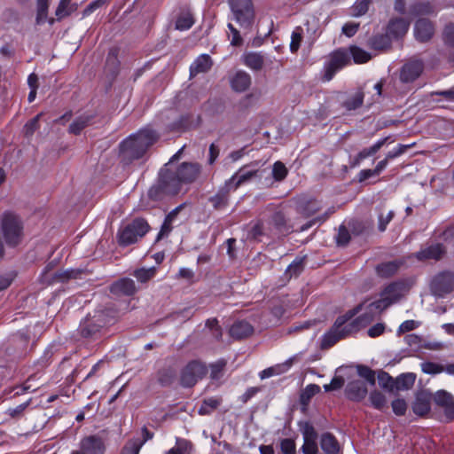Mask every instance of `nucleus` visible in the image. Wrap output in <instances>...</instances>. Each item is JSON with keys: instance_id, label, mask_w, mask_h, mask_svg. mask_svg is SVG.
<instances>
[{"instance_id": "nucleus-21", "label": "nucleus", "mask_w": 454, "mask_h": 454, "mask_svg": "<svg viewBox=\"0 0 454 454\" xmlns=\"http://www.w3.org/2000/svg\"><path fill=\"white\" fill-rule=\"evenodd\" d=\"M445 254V248L442 244H434L416 253V257L420 260H440Z\"/></svg>"}, {"instance_id": "nucleus-27", "label": "nucleus", "mask_w": 454, "mask_h": 454, "mask_svg": "<svg viewBox=\"0 0 454 454\" xmlns=\"http://www.w3.org/2000/svg\"><path fill=\"white\" fill-rule=\"evenodd\" d=\"M253 331L254 328L249 323L238 321L231 325L230 334L235 339H243L251 335Z\"/></svg>"}, {"instance_id": "nucleus-25", "label": "nucleus", "mask_w": 454, "mask_h": 454, "mask_svg": "<svg viewBox=\"0 0 454 454\" xmlns=\"http://www.w3.org/2000/svg\"><path fill=\"white\" fill-rule=\"evenodd\" d=\"M402 265L401 261H390L377 265L376 272L380 278H387L394 276Z\"/></svg>"}, {"instance_id": "nucleus-44", "label": "nucleus", "mask_w": 454, "mask_h": 454, "mask_svg": "<svg viewBox=\"0 0 454 454\" xmlns=\"http://www.w3.org/2000/svg\"><path fill=\"white\" fill-rule=\"evenodd\" d=\"M49 1L50 0H36V5H37L36 22L38 24L43 23L47 19L48 9H49Z\"/></svg>"}, {"instance_id": "nucleus-2", "label": "nucleus", "mask_w": 454, "mask_h": 454, "mask_svg": "<svg viewBox=\"0 0 454 454\" xmlns=\"http://www.w3.org/2000/svg\"><path fill=\"white\" fill-rule=\"evenodd\" d=\"M364 304H359L353 309L348 310L345 315L340 316L335 320L332 328L325 333L321 340V348L325 349L333 347L340 339L348 336L353 332H356L360 327H364L372 320V316L367 317L362 315L349 324H347L358 312L361 311Z\"/></svg>"}, {"instance_id": "nucleus-40", "label": "nucleus", "mask_w": 454, "mask_h": 454, "mask_svg": "<svg viewBox=\"0 0 454 454\" xmlns=\"http://www.w3.org/2000/svg\"><path fill=\"white\" fill-rule=\"evenodd\" d=\"M220 400L215 397L207 398L199 408L200 415H208L220 405Z\"/></svg>"}, {"instance_id": "nucleus-18", "label": "nucleus", "mask_w": 454, "mask_h": 454, "mask_svg": "<svg viewBox=\"0 0 454 454\" xmlns=\"http://www.w3.org/2000/svg\"><path fill=\"white\" fill-rule=\"evenodd\" d=\"M431 399L432 395L429 392L426 390L419 392L412 404L413 412L419 416L427 414L430 411Z\"/></svg>"}, {"instance_id": "nucleus-64", "label": "nucleus", "mask_w": 454, "mask_h": 454, "mask_svg": "<svg viewBox=\"0 0 454 454\" xmlns=\"http://www.w3.org/2000/svg\"><path fill=\"white\" fill-rule=\"evenodd\" d=\"M280 448L284 454H295V442L292 439H283L280 442Z\"/></svg>"}, {"instance_id": "nucleus-26", "label": "nucleus", "mask_w": 454, "mask_h": 454, "mask_svg": "<svg viewBox=\"0 0 454 454\" xmlns=\"http://www.w3.org/2000/svg\"><path fill=\"white\" fill-rule=\"evenodd\" d=\"M176 377V370L173 366H164L156 373L158 383L162 387H168L173 384Z\"/></svg>"}, {"instance_id": "nucleus-41", "label": "nucleus", "mask_w": 454, "mask_h": 454, "mask_svg": "<svg viewBox=\"0 0 454 454\" xmlns=\"http://www.w3.org/2000/svg\"><path fill=\"white\" fill-rule=\"evenodd\" d=\"M364 102V93L356 91L354 95L349 97L345 102L344 106L348 110H355L362 106Z\"/></svg>"}, {"instance_id": "nucleus-32", "label": "nucleus", "mask_w": 454, "mask_h": 454, "mask_svg": "<svg viewBox=\"0 0 454 454\" xmlns=\"http://www.w3.org/2000/svg\"><path fill=\"white\" fill-rule=\"evenodd\" d=\"M416 375L412 372L403 373L395 380L394 388L397 390H407L412 387L415 383Z\"/></svg>"}, {"instance_id": "nucleus-54", "label": "nucleus", "mask_w": 454, "mask_h": 454, "mask_svg": "<svg viewBox=\"0 0 454 454\" xmlns=\"http://www.w3.org/2000/svg\"><path fill=\"white\" fill-rule=\"evenodd\" d=\"M357 373L360 377L366 380L371 385L375 384V372L365 365H358L357 366Z\"/></svg>"}, {"instance_id": "nucleus-55", "label": "nucleus", "mask_w": 454, "mask_h": 454, "mask_svg": "<svg viewBox=\"0 0 454 454\" xmlns=\"http://www.w3.org/2000/svg\"><path fill=\"white\" fill-rule=\"evenodd\" d=\"M301 433H302V435H303V440H304V442H317V434L314 428V427L309 424V423H305L302 429H301Z\"/></svg>"}, {"instance_id": "nucleus-8", "label": "nucleus", "mask_w": 454, "mask_h": 454, "mask_svg": "<svg viewBox=\"0 0 454 454\" xmlns=\"http://www.w3.org/2000/svg\"><path fill=\"white\" fill-rule=\"evenodd\" d=\"M350 63V56L346 49H338L332 52L324 64L323 77L325 82L331 81L335 74Z\"/></svg>"}, {"instance_id": "nucleus-7", "label": "nucleus", "mask_w": 454, "mask_h": 454, "mask_svg": "<svg viewBox=\"0 0 454 454\" xmlns=\"http://www.w3.org/2000/svg\"><path fill=\"white\" fill-rule=\"evenodd\" d=\"M149 229L150 226L145 220L137 218L119 230L117 233L118 243L121 247L132 245L143 238Z\"/></svg>"}, {"instance_id": "nucleus-17", "label": "nucleus", "mask_w": 454, "mask_h": 454, "mask_svg": "<svg viewBox=\"0 0 454 454\" xmlns=\"http://www.w3.org/2000/svg\"><path fill=\"white\" fill-rule=\"evenodd\" d=\"M213 66V59L208 54L198 56L190 66V77L208 72Z\"/></svg>"}, {"instance_id": "nucleus-19", "label": "nucleus", "mask_w": 454, "mask_h": 454, "mask_svg": "<svg viewBox=\"0 0 454 454\" xmlns=\"http://www.w3.org/2000/svg\"><path fill=\"white\" fill-rule=\"evenodd\" d=\"M390 137H382L379 139L377 142H375L372 146L368 148H364L354 158L352 166H358L364 159L369 158L377 153L380 150V148L387 143Z\"/></svg>"}, {"instance_id": "nucleus-36", "label": "nucleus", "mask_w": 454, "mask_h": 454, "mask_svg": "<svg viewBox=\"0 0 454 454\" xmlns=\"http://www.w3.org/2000/svg\"><path fill=\"white\" fill-rule=\"evenodd\" d=\"M369 401L376 410L383 411L387 409V398L379 391H372L369 395Z\"/></svg>"}, {"instance_id": "nucleus-3", "label": "nucleus", "mask_w": 454, "mask_h": 454, "mask_svg": "<svg viewBox=\"0 0 454 454\" xmlns=\"http://www.w3.org/2000/svg\"><path fill=\"white\" fill-rule=\"evenodd\" d=\"M159 138V135L152 129L145 128L130 135L120 145V157L125 163L144 156L147 149Z\"/></svg>"}, {"instance_id": "nucleus-62", "label": "nucleus", "mask_w": 454, "mask_h": 454, "mask_svg": "<svg viewBox=\"0 0 454 454\" xmlns=\"http://www.w3.org/2000/svg\"><path fill=\"white\" fill-rule=\"evenodd\" d=\"M30 403H31V399H29L28 401H27L23 403L19 404L16 407L9 408L7 410V414L12 418H20L23 414L24 411L30 404Z\"/></svg>"}, {"instance_id": "nucleus-13", "label": "nucleus", "mask_w": 454, "mask_h": 454, "mask_svg": "<svg viewBox=\"0 0 454 454\" xmlns=\"http://www.w3.org/2000/svg\"><path fill=\"white\" fill-rule=\"evenodd\" d=\"M423 62L420 60H411L405 63L400 70V80L403 83L414 82L422 73Z\"/></svg>"}, {"instance_id": "nucleus-52", "label": "nucleus", "mask_w": 454, "mask_h": 454, "mask_svg": "<svg viewBox=\"0 0 454 454\" xmlns=\"http://www.w3.org/2000/svg\"><path fill=\"white\" fill-rule=\"evenodd\" d=\"M302 40V29L301 27H296L291 35V43H290V51L292 52H296L301 45Z\"/></svg>"}, {"instance_id": "nucleus-14", "label": "nucleus", "mask_w": 454, "mask_h": 454, "mask_svg": "<svg viewBox=\"0 0 454 454\" xmlns=\"http://www.w3.org/2000/svg\"><path fill=\"white\" fill-rule=\"evenodd\" d=\"M434 34V26L428 19H419L414 26L415 38L419 42L429 41Z\"/></svg>"}, {"instance_id": "nucleus-48", "label": "nucleus", "mask_w": 454, "mask_h": 454, "mask_svg": "<svg viewBox=\"0 0 454 454\" xmlns=\"http://www.w3.org/2000/svg\"><path fill=\"white\" fill-rule=\"evenodd\" d=\"M432 12H434V8L427 2L417 3L411 8V13L413 15L429 14Z\"/></svg>"}, {"instance_id": "nucleus-5", "label": "nucleus", "mask_w": 454, "mask_h": 454, "mask_svg": "<svg viewBox=\"0 0 454 454\" xmlns=\"http://www.w3.org/2000/svg\"><path fill=\"white\" fill-rule=\"evenodd\" d=\"M1 231L5 243L10 247L19 245L23 238V223L12 212H4L1 216Z\"/></svg>"}, {"instance_id": "nucleus-6", "label": "nucleus", "mask_w": 454, "mask_h": 454, "mask_svg": "<svg viewBox=\"0 0 454 454\" xmlns=\"http://www.w3.org/2000/svg\"><path fill=\"white\" fill-rule=\"evenodd\" d=\"M232 19L245 30L250 31L254 24L255 11L252 0H228Z\"/></svg>"}, {"instance_id": "nucleus-60", "label": "nucleus", "mask_w": 454, "mask_h": 454, "mask_svg": "<svg viewBox=\"0 0 454 454\" xmlns=\"http://www.w3.org/2000/svg\"><path fill=\"white\" fill-rule=\"evenodd\" d=\"M411 146V145H398L395 148H394L393 150L389 151L387 154H386V159L387 160H391L393 159H395L399 156H401L402 154H403L406 150L408 148H410Z\"/></svg>"}, {"instance_id": "nucleus-39", "label": "nucleus", "mask_w": 454, "mask_h": 454, "mask_svg": "<svg viewBox=\"0 0 454 454\" xmlns=\"http://www.w3.org/2000/svg\"><path fill=\"white\" fill-rule=\"evenodd\" d=\"M349 56L351 55L354 62L356 64L365 63L371 59V54L358 46L353 45L349 47Z\"/></svg>"}, {"instance_id": "nucleus-42", "label": "nucleus", "mask_w": 454, "mask_h": 454, "mask_svg": "<svg viewBox=\"0 0 454 454\" xmlns=\"http://www.w3.org/2000/svg\"><path fill=\"white\" fill-rule=\"evenodd\" d=\"M299 360V355H294L286 360L284 363L278 364L274 366H272L274 370L275 375H280L285 372H286L290 368L293 366V364Z\"/></svg>"}, {"instance_id": "nucleus-30", "label": "nucleus", "mask_w": 454, "mask_h": 454, "mask_svg": "<svg viewBox=\"0 0 454 454\" xmlns=\"http://www.w3.org/2000/svg\"><path fill=\"white\" fill-rule=\"evenodd\" d=\"M243 61L252 70L259 71L263 67L264 58L259 52H248L243 55Z\"/></svg>"}, {"instance_id": "nucleus-50", "label": "nucleus", "mask_w": 454, "mask_h": 454, "mask_svg": "<svg viewBox=\"0 0 454 454\" xmlns=\"http://www.w3.org/2000/svg\"><path fill=\"white\" fill-rule=\"evenodd\" d=\"M378 381L381 387L390 391L394 389L395 380L387 372L383 371L380 372L378 374Z\"/></svg>"}, {"instance_id": "nucleus-1", "label": "nucleus", "mask_w": 454, "mask_h": 454, "mask_svg": "<svg viewBox=\"0 0 454 454\" xmlns=\"http://www.w3.org/2000/svg\"><path fill=\"white\" fill-rule=\"evenodd\" d=\"M200 172L201 166L196 162H183L175 170L168 168L160 174L158 184L149 190V196L160 200L162 195H176L182 184L193 183Z\"/></svg>"}, {"instance_id": "nucleus-51", "label": "nucleus", "mask_w": 454, "mask_h": 454, "mask_svg": "<svg viewBox=\"0 0 454 454\" xmlns=\"http://www.w3.org/2000/svg\"><path fill=\"white\" fill-rule=\"evenodd\" d=\"M272 176L276 181H282L287 176V168L281 161L273 164Z\"/></svg>"}, {"instance_id": "nucleus-59", "label": "nucleus", "mask_w": 454, "mask_h": 454, "mask_svg": "<svg viewBox=\"0 0 454 454\" xmlns=\"http://www.w3.org/2000/svg\"><path fill=\"white\" fill-rule=\"evenodd\" d=\"M350 240V234L348 229L341 225L336 236V242L339 246H346Z\"/></svg>"}, {"instance_id": "nucleus-47", "label": "nucleus", "mask_w": 454, "mask_h": 454, "mask_svg": "<svg viewBox=\"0 0 454 454\" xmlns=\"http://www.w3.org/2000/svg\"><path fill=\"white\" fill-rule=\"evenodd\" d=\"M226 362L223 359H220L214 364H210V377L212 380H219L223 373Z\"/></svg>"}, {"instance_id": "nucleus-43", "label": "nucleus", "mask_w": 454, "mask_h": 454, "mask_svg": "<svg viewBox=\"0 0 454 454\" xmlns=\"http://www.w3.org/2000/svg\"><path fill=\"white\" fill-rule=\"evenodd\" d=\"M372 0H356L351 8L352 15L354 17L364 15L368 12Z\"/></svg>"}, {"instance_id": "nucleus-58", "label": "nucleus", "mask_w": 454, "mask_h": 454, "mask_svg": "<svg viewBox=\"0 0 454 454\" xmlns=\"http://www.w3.org/2000/svg\"><path fill=\"white\" fill-rule=\"evenodd\" d=\"M141 448L142 443L140 442H131L129 440L124 445L121 454H139Z\"/></svg>"}, {"instance_id": "nucleus-61", "label": "nucleus", "mask_w": 454, "mask_h": 454, "mask_svg": "<svg viewBox=\"0 0 454 454\" xmlns=\"http://www.w3.org/2000/svg\"><path fill=\"white\" fill-rule=\"evenodd\" d=\"M394 413L397 416H403L407 410V403L403 399H395L391 403Z\"/></svg>"}, {"instance_id": "nucleus-15", "label": "nucleus", "mask_w": 454, "mask_h": 454, "mask_svg": "<svg viewBox=\"0 0 454 454\" xmlns=\"http://www.w3.org/2000/svg\"><path fill=\"white\" fill-rule=\"evenodd\" d=\"M74 275L75 272L74 270L55 271L51 273L47 267L41 275V280L43 284L47 285H51L54 283H63L72 278H74Z\"/></svg>"}, {"instance_id": "nucleus-31", "label": "nucleus", "mask_w": 454, "mask_h": 454, "mask_svg": "<svg viewBox=\"0 0 454 454\" xmlns=\"http://www.w3.org/2000/svg\"><path fill=\"white\" fill-rule=\"evenodd\" d=\"M298 211L300 214L309 217L320 209V203L316 200H301L298 202Z\"/></svg>"}, {"instance_id": "nucleus-12", "label": "nucleus", "mask_w": 454, "mask_h": 454, "mask_svg": "<svg viewBox=\"0 0 454 454\" xmlns=\"http://www.w3.org/2000/svg\"><path fill=\"white\" fill-rule=\"evenodd\" d=\"M262 172L263 171H260L259 169L251 168L250 166H244L226 181V186L236 190L243 184L249 182L253 177H261Z\"/></svg>"}, {"instance_id": "nucleus-10", "label": "nucleus", "mask_w": 454, "mask_h": 454, "mask_svg": "<svg viewBox=\"0 0 454 454\" xmlns=\"http://www.w3.org/2000/svg\"><path fill=\"white\" fill-rule=\"evenodd\" d=\"M454 290V273L449 270L435 275L430 283L431 294L442 298Z\"/></svg>"}, {"instance_id": "nucleus-33", "label": "nucleus", "mask_w": 454, "mask_h": 454, "mask_svg": "<svg viewBox=\"0 0 454 454\" xmlns=\"http://www.w3.org/2000/svg\"><path fill=\"white\" fill-rule=\"evenodd\" d=\"M194 24L192 14L189 11L182 12L176 18L175 27L177 30L184 31L190 29Z\"/></svg>"}, {"instance_id": "nucleus-16", "label": "nucleus", "mask_w": 454, "mask_h": 454, "mask_svg": "<svg viewBox=\"0 0 454 454\" xmlns=\"http://www.w3.org/2000/svg\"><path fill=\"white\" fill-rule=\"evenodd\" d=\"M110 292L115 295L130 296L137 293V287L134 280L123 278L111 285Z\"/></svg>"}, {"instance_id": "nucleus-45", "label": "nucleus", "mask_w": 454, "mask_h": 454, "mask_svg": "<svg viewBox=\"0 0 454 454\" xmlns=\"http://www.w3.org/2000/svg\"><path fill=\"white\" fill-rule=\"evenodd\" d=\"M155 268L152 267L150 269H138L136 270L133 273L134 277L141 283H146L151 278H153L155 275Z\"/></svg>"}, {"instance_id": "nucleus-35", "label": "nucleus", "mask_w": 454, "mask_h": 454, "mask_svg": "<svg viewBox=\"0 0 454 454\" xmlns=\"http://www.w3.org/2000/svg\"><path fill=\"white\" fill-rule=\"evenodd\" d=\"M371 48L375 50H384L391 45L390 35L380 34L372 36L369 41Z\"/></svg>"}, {"instance_id": "nucleus-20", "label": "nucleus", "mask_w": 454, "mask_h": 454, "mask_svg": "<svg viewBox=\"0 0 454 454\" xmlns=\"http://www.w3.org/2000/svg\"><path fill=\"white\" fill-rule=\"evenodd\" d=\"M270 231L276 235L288 233L291 227L287 224L286 215L281 211L275 212L269 222Z\"/></svg>"}, {"instance_id": "nucleus-28", "label": "nucleus", "mask_w": 454, "mask_h": 454, "mask_svg": "<svg viewBox=\"0 0 454 454\" xmlns=\"http://www.w3.org/2000/svg\"><path fill=\"white\" fill-rule=\"evenodd\" d=\"M232 190L231 187H227L226 184L224 187L221 188L214 196L209 199L215 209H222L225 207L229 200V192Z\"/></svg>"}, {"instance_id": "nucleus-49", "label": "nucleus", "mask_w": 454, "mask_h": 454, "mask_svg": "<svg viewBox=\"0 0 454 454\" xmlns=\"http://www.w3.org/2000/svg\"><path fill=\"white\" fill-rule=\"evenodd\" d=\"M434 400L437 405L442 406L443 407V409H445L448 406V404L453 400V397L448 392L444 390H439L434 394Z\"/></svg>"}, {"instance_id": "nucleus-23", "label": "nucleus", "mask_w": 454, "mask_h": 454, "mask_svg": "<svg viewBox=\"0 0 454 454\" xmlns=\"http://www.w3.org/2000/svg\"><path fill=\"white\" fill-rule=\"evenodd\" d=\"M366 386L360 381L350 382L346 389V394L348 399L359 402L363 400L367 395Z\"/></svg>"}, {"instance_id": "nucleus-22", "label": "nucleus", "mask_w": 454, "mask_h": 454, "mask_svg": "<svg viewBox=\"0 0 454 454\" xmlns=\"http://www.w3.org/2000/svg\"><path fill=\"white\" fill-rule=\"evenodd\" d=\"M410 27V21L404 18H395L392 19L387 28V32L390 36L395 38H399L403 36Z\"/></svg>"}, {"instance_id": "nucleus-46", "label": "nucleus", "mask_w": 454, "mask_h": 454, "mask_svg": "<svg viewBox=\"0 0 454 454\" xmlns=\"http://www.w3.org/2000/svg\"><path fill=\"white\" fill-rule=\"evenodd\" d=\"M304 270V258H296L287 267L286 273L290 277L299 275Z\"/></svg>"}, {"instance_id": "nucleus-38", "label": "nucleus", "mask_w": 454, "mask_h": 454, "mask_svg": "<svg viewBox=\"0 0 454 454\" xmlns=\"http://www.w3.org/2000/svg\"><path fill=\"white\" fill-rule=\"evenodd\" d=\"M192 124V121L189 115L183 114L178 117L174 122L168 125L169 131L182 132L187 129Z\"/></svg>"}, {"instance_id": "nucleus-56", "label": "nucleus", "mask_w": 454, "mask_h": 454, "mask_svg": "<svg viewBox=\"0 0 454 454\" xmlns=\"http://www.w3.org/2000/svg\"><path fill=\"white\" fill-rule=\"evenodd\" d=\"M41 116L42 114H38L35 117H34L25 124L23 131L26 137H31L35 133V131L39 128L38 121Z\"/></svg>"}, {"instance_id": "nucleus-37", "label": "nucleus", "mask_w": 454, "mask_h": 454, "mask_svg": "<svg viewBox=\"0 0 454 454\" xmlns=\"http://www.w3.org/2000/svg\"><path fill=\"white\" fill-rule=\"evenodd\" d=\"M76 9V4H72L71 1L64 2V0H60L56 9L55 15L57 16L58 20H61L70 15Z\"/></svg>"}, {"instance_id": "nucleus-11", "label": "nucleus", "mask_w": 454, "mask_h": 454, "mask_svg": "<svg viewBox=\"0 0 454 454\" xmlns=\"http://www.w3.org/2000/svg\"><path fill=\"white\" fill-rule=\"evenodd\" d=\"M105 445L102 439L96 435L82 438L79 442V449L70 454H104Z\"/></svg>"}, {"instance_id": "nucleus-63", "label": "nucleus", "mask_w": 454, "mask_h": 454, "mask_svg": "<svg viewBox=\"0 0 454 454\" xmlns=\"http://www.w3.org/2000/svg\"><path fill=\"white\" fill-rule=\"evenodd\" d=\"M344 379L340 376L334 377L329 384L324 385V389L325 392H330L333 390H338L341 388L344 385Z\"/></svg>"}, {"instance_id": "nucleus-29", "label": "nucleus", "mask_w": 454, "mask_h": 454, "mask_svg": "<svg viewBox=\"0 0 454 454\" xmlns=\"http://www.w3.org/2000/svg\"><path fill=\"white\" fill-rule=\"evenodd\" d=\"M321 448L326 454H337L340 446L336 438L330 433H325L321 436Z\"/></svg>"}, {"instance_id": "nucleus-9", "label": "nucleus", "mask_w": 454, "mask_h": 454, "mask_svg": "<svg viewBox=\"0 0 454 454\" xmlns=\"http://www.w3.org/2000/svg\"><path fill=\"white\" fill-rule=\"evenodd\" d=\"M207 373V368L202 362H189L181 371L180 384L184 387H192Z\"/></svg>"}, {"instance_id": "nucleus-4", "label": "nucleus", "mask_w": 454, "mask_h": 454, "mask_svg": "<svg viewBox=\"0 0 454 454\" xmlns=\"http://www.w3.org/2000/svg\"><path fill=\"white\" fill-rule=\"evenodd\" d=\"M410 286L404 281H395L387 285L380 293V298L368 304L370 310L364 315L374 317L375 313H380L392 304L398 302L409 291Z\"/></svg>"}, {"instance_id": "nucleus-24", "label": "nucleus", "mask_w": 454, "mask_h": 454, "mask_svg": "<svg viewBox=\"0 0 454 454\" xmlns=\"http://www.w3.org/2000/svg\"><path fill=\"white\" fill-rule=\"evenodd\" d=\"M251 85V76L245 71H238L231 79V88L238 92L246 91Z\"/></svg>"}, {"instance_id": "nucleus-34", "label": "nucleus", "mask_w": 454, "mask_h": 454, "mask_svg": "<svg viewBox=\"0 0 454 454\" xmlns=\"http://www.w3.org/2000/svg\"><path fill=\"white\" fill-rule=\"evenodd\" d=\"M91 117L89 115H81L70 124L68 132L73 135H79L90 123Z\"/></svg>"}, {"instance_id": "nucleus-57", "label": "nucleus", "mask_w": 454, "mask_h": 454, "mask_svg": "<svg viewBox=\"0 0 454 454\" xmlns=\"http://www.w3.org/2000/svg\"><path fill=\"white\" fill-rule=\"evenodd\" d=\"M320 392V387L316 384H309L301 395V402L309 401L312 396Z\"/></svg>"}, {"instance_id": "nucleus-53", "label": "nucleus", "mask_w": 454, "mask_h": 454, "mask_svg": "<svg viewBox=\"0 0 454 454\" xmlns=\"http://www.w3.org/2000/svg\"><path fill=\"white\" fill-rule=\"evenodd\" d=\"M395 215L394 211L389 210L387 214L380 212L378 215V229L380 231H385L387 224L392 221Z\"/></svg>"}]
</instances>
